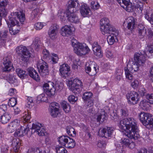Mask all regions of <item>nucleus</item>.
Returning a JSON list of instances; mask_svg holds the SVG:
<instances>
[{
    "label": "nucleus",
    "instance_id": "obj_1",
    "mask_svg": "<svg viewBox=\"0 0 153 153\" xmlns=\"http://www.w3.org/2000/svg\"><path fill=\"white\" fill-rule=\"evenodd\" d=\"M119 127L125 131V135L131 139H137L140 135L137 132V127L135 120L132 118L124 119L120 122Z\"/></svg>",
    "mask_w": 153,
    "mask_h": 153
},
{
    "label": "nucleus",
    "instance_id": "obj_2",
    "mask_svg": "<svg viewBox=\"0 0 153 153\" xmlns=\"http://www.w3.org/2000/svg\"><path fill=\"white\" fill-rule=\"evenodd\" d=\"M10 26L9 31L12 35H15L18 33L20 29L19 21L22 23L25 20V13L21 11L11 13L9 16Z\"/></svg>",
    "mask_w": 153,
    "mask_h": 153
},
{
    "label": "nucleus",
    "instance_id": "obj_3",
    "mask_svg": "<svg viewBox=\"0 0 153 153\" xmlns=\"http://www.w3.org/2000/svg\"><path fill=\"white\" fill-rule=\"evenodd\" d=\"M69 3L66 15L68 20L71 22L78 24L80 22V19L77 15L74 13L78 10L77 7L79 5L77 0H70Z\"/></svg>",
    "mask_w": 153,
    "mask_h": 153
},
{
    "label": "nucleus",
    "instance_id": "obj_4",
    "mask_svg": "<svg viewBox=\"0 0 153 153\" xmlns=\"http://www.w3.org/2000/svg\"><path fill=\"white\" fill-rule=\"evenodd\" d=\"M71 43L74 47L75 52L79 56H82L87 54L90 51L88 46L85 44L80 43L76 39H72Z\"/></svg>",
    "mask_w": 153,
    "mask_h": 153
},
{
    "label": "nucleus",
    "instance_id": "obj_5",
    "mask_svg": "<svg viewBox=\"0 0 153 153\" xmlns=\"http://www.w3.org/2000/svg\"><path fill=\"white\" fill-rule=\"evenodd\" d=\"M54 87V83L52 82L45 83L43 85L44 91L46 94L49 97L54 95L55 94V91H60L63 87V84L60 82H57Z\"/></svg>",
    "mask_w": 153,
    "mask_h": 153
},
{
    "label": "nucleus",
    "instance_id": "obj_6",
    "mask_svg": "<svg viewBox=\"0 0 153 153\" xmlns=\"http://www.w3.org/2000/svg\"><path fill=\"white\" fill-rule=\"evenodd\" d=\"M110 25L102 26H100V30L102 33L105 35V37L107 38H114L117 37L118 35V31L115 28H112L110 30Z\"/></svg>",
    "mask_w": 153,
    "mask_h": 153
},
{
    "label": "nucleus",
    "instance_id": "obj_7",
    "mask_svg": "<svg viewBox=\"0 0 153 153\" xmlns=\"http://www.w3.org/2000/svg\"><path fill=\"white\" fill-rule=\"evenodd\" d=\"M82 86V81L77 78L71 80L69 82V89L75 94L79 93L80 87Z\"/></svg>",
    "mask_w": 153,
    "mask_h": 153
},
{
    "label": "nucleus",
    "instance_id": "obj_8",
    "mask_svg": "<svg viewBox=\"0 0 153 153\" xmlns=\"http://www.w3.org/2000/svg\"><path fill=\"white\" fill-rule=\"evenodd\" d=\"M37 68L40 75L43 77H45L49 74L48 66L45 62L42 60L38 62Z\"/></svg>",
    "mask_w": 153,
    "mask_h": 153
},
{
    "label": "nucleus",
    "instance_id": "obj_9",
    "mask_svg": "<svg viewBox=\"0 0 153 153\" xmlns=\"http://www.w3.org/2000/svg\"><path fill=\"white\" fill-rule=\"evenodd\" d=\"M126 97L128 103L131 104H136L139 101L138 94L134 91H131L127 93Z\"/></svg>",
    "mask_w": 153,
    "mask_h": 153
},
{
    "label": "nucleus",
    "instance_id": "obj_10",
    "mask_svg": "<svg viewBox=\"0 0 153 153\" xmlns=\"http://www.w3.org/2000/svg\"><path fill=\"white\" fill-rule=\"evenodd\" d=\"M114 131L112 127H107L100 130L99 133L102 137L107 138L111 136Z\"/></svg>",
    "mask_w": 153,
    "mask_h": 153
},
{
    "label": "nucleus",
    "instance_id": "obj_11",
    "mask_svg": "<svg viewBox=\"0 0 153 153\" xmlns=\"http://www.w3.org/2000/svg\"><path fill=\"white\" fill-rule=\"evenodd\" d=\"M121 6L128 12H130L132 10L131 4L129 2V0H116Z\"/></svg>",
    "mask_w": 153,
    "mask_h": 153
},
{
    "label": "nucleus",
    "instance_id": "obj_12",
    "mask_svg": "<svg viewBox=\"0 0 153 153\" xmlns=\"http://www.w3.org/2000/svg\"><path fill=\"white\" fill-rule=\"evenodd\" d=\"M70 71V67L67 64H63L60 65L59 72L61 76L66 78L68 76V73Z\"/></svg>",
    "mask_w": 153,
    "mask_h": 153
},
{
    "label": "nucleus",
    "instance_id": "obj_13",
    "mask_svg": "<svg viewBox=\"0 0 153 153\" xmlns=\"http://www.w3.org/2000/svg\"><path fill=\"white\" fill-rule=\"evenodd\" d=\"M93 50L94 54L99 57L103 56V53L101 50L100 46L98 44L97 42H94L92 45Z\"/></svg>",
    "mask_w": 153,
    "mask_h": 153
},
{
    "label": "nucleus",
    "instance_id": "obj_14",
    "mask_svg": "<svg viewBox=\"0 0 153 153\" xmlns=\"http://www.w3.org/2000/svg\"><path fill=\"white\" fill-rule=\"evenodd\" d=\"M140 65L135 61V62H133L132 61H129L127 65V68L130 70L131 72H133L138 71L139 67Z\"/></svg>",
    "mask_w": 153,
    "mask_h": 153
},
{
    "label": "nucleus",
    "instance_id": "obj_15",
    "mask_svg": "<svg viewBox=\"0 0 153 153\" xmlns=\"http://www.w3.org/2000/svg\"><path fill=\"white\" fill-rule=\"evenodd\" d=\"M97 116V121L100 123L103 122L105 120H107V114L103 109H101L98 111Z\"/></svg>",
    "mask_w": 153,
    "mask_h": 153
},
{
    "label": "nucleus",
    "instance_id": "obj_16",
    "mask_svg": "<svg viewBox=\"0 0 153 153\" xmlns=\"http://www.w3.org/2000/svg\"><path fill=\"white\" fill-rule=\"evenodd\" d=\"M134 59L139 65H143L146 60L145 56L141 53H135L134 55Z\"/></svg>",
    "mask_w": 153,
    "mask_h": 153
},
{
    "label": "nucleus",
    "instance_id": "obj_17",
    "mask_svg": "<svg viewBox=\"0 0 153 153\" xmlns=\"http://www.w3.org/2000/svg\"><path fill=\"white\" fill-rule=\"evenodd\" d=\"M60 33L63 36L68 37L71 35L72 34L71 27L70 26L65 25L62 28Z\"/></svg>",
    "mask_w": 153,
    "mask_h": 153
},
{
    "label": "nucleus",
    "instance_id": "obj_18",
    "mask_svg": "<svg viewBox=\"0 0 153 153\" xmlns=\"http://www.w3.org/2000/svg\"><path fill=\"white\" fill-rule=\"evenodd\" d=\"M140 120L143 124L144 125L148 121H149L151 117V115L148 113L141 112L139 115Z\"/></svg>",
    "mask_w": 153,
    "mask_h": 153
},
{
    "label": "nucleus",
    "instance_id": "obj_19",
    "mask_svg": "<svg viewBox=\"0 0 153 153\" xmlns=\"http://www.w3.org/2000/svg\"><path fill=\"white\" fill-rule=\"evenodd\" d=\"M80 12L81 14L83 17L88 16L91 13V10L88 5L84 4L82 5L80 9Z\"/></svg>",
    "mask_w": 153,
    "mask_h": 153
},
{
    "label": "nucleus",
    "instance_id": "obj_20",
    "mask_svg": "<svg viewBox=\"0 0 153 153\" xmlns=\"http://www.w3.org/2000/svg\"><path fill=\"white\" fill-rule=\"evenodd\" d=\"M17 121V120L13 121L8 126L7 131L9 133H12L16 129L19 125V123H18Z\"/></svg>",
    "mask_w": 153,
    "mask_h": 153
},
{
    "label": "nucleus",
    "instance_id": "obj_21",
    "mask_svg": "<svg viewBox=\"0 0 153 153\" xmlns=\"http://www.w3.org/2000/svg\"><path fill=\"white\" fill-rule=\"evenodd\" d=\"M28 71L30 76L34 80L38 81L40 79V77L36 71L33 68L28 69Z\"/></svg>",
    "mask_w": 153,
    "mask_h": 153
},
{
    "label": "nucleus",
    "instance_id": "obj_22",
    "mask_svg": "<svg viewBox=\"0 0 153 153\" xmlns=\"http://www.w3.org/2000/svg\"><path fill=\"white\" fill-rule=\"evenodd\" d=\"M3 64L4 65V68L3 69V71L7 72L10 71L12 68V65L11 62L9 60L7 57L3 58Z\"/></svg>",
    "mask_w": 153,
    "mask_h": 153
},
{
    "label": "nucleus",
    "instance_id": "obj_23",
    "mask_svg": "<svg viewBox=\"0 0 153 153\" xmlns=\"http://www.w3.org/2000/svg\"><path fill=\"white\" fill-rule=\"evenodd\" d=\"M11 115L8 113H5L1 117L0 121L3 124L8 123L11 118Z\"/></svg>",
    "mask_w": 153,
    "mask_h": 153
},
{
    "label": "nucleus",
    "instance_id": "obj_24",
    "mask_svg": "<svg viewBox=\"0 0 153 153\" xmlns=\"http://www.w3.org/2000/svg\"><path fill=\"white\" fill-rule=\"evenodd\" d=\"M16 50V53L19 55L29 52L25 47L22 45L17 47Z\"/></svg>",
    "mask_w": 153,
    "mask_h": 153
},
{
    "label": "nucleus",
    "instance_id": "obj_25",
    "mask_svg": "<svg viewBox=\"0 0 153 153\" xmlns=\"http://www.w3.org/2000/svg\"><path fill=\"white\" fill-rule=\"evenodd\" d=\"M134 3V6L135 9H137L138 11H142L143 9V3L139 0H135Z\"/></svg>",
    "mask_w": 153,
    "mask_h": 153
},
{
    "label": "nucleus",
    "instance_id": "obj_26",
    "mask_svg": "<svg viewBox=\"0 0 153 153\" xmlns=\"http://www.w3.org/2000/svg\"><path fill=\"white\" fill-rule=\"evenodd\" d=\"M68 140L66 143L65 147L68 148H72L74 147L76 145L75 141L69 137Z\"/></svg>",
    "mask_w": 153,
    "mask_h": 153
},
{
    "label": "nucleus",
    "instance_id": "obj_27",
    "mask_svg": "<svg viewBox=\"0 0 153 153\" xmlns=\"http://www.w3.org/2000/svg\"><path fill=\"white\" fill-rule=\"evenodd\" d=\"M42 126L41 124L38 123L33 124L31 128V132L32 133H36L39 129H41Z\"/></svg>",
    "mask_w": 153,
    "mask_h": 153
},
{
    "label": "nucleus",
    "instance_id": "obj_28",
    "mask_svg": "<svg viewBox=\"0 0 153 153\" xmlns=\"http://www.w3.org/2000/svg\"><path fill=\"white\" fill-rule=\"evenodd\" d=\"M61 106L63 109L66 113H68L70 111L71 106L66 102L62 101L61 103Z\"/></svg>",
    "mask_w": 153,
    "mask_h": 153
},
{
    "label": "nucleus",
    "instance_id": "obj_29",
    "mask_svg": "<svg viewBox=\"0 0 153 153\" xmlns=\"http://www.w3.org/2000/svg\"><path fill=\"white\" fill-rule=\"evenodd\" d=\"M69 137L67 136H62L59 138V144L65 146V144L68 141Z\"/></svg>",
    "mask_w": 153,
    "mask_h": 153
},
{
    "label": "nucleus",
    "instance_id": "obj_30",
    "mask_svg": "<svg viewBox=\"0 0 153 153\" xmlns=\"http://www.w3.org/2000/svg\"><path fill=\"white\" fill-rule=\"evenodd\" d=\"M67 132L68 134L71 136H75L76 134V132L74 129L71 126H68L66 128Z\"/></svg>",
    "mask_w": 153,
    "mask_h": 153
},
{
    "label": "nucleus",
    "instance_id": "obj_31",
    "mask_svg": "<svg viewBox=\"0 0 153 153\" xmlns=\"http://www.w3.org/2000/svg\"><path fill=\"white\" fill-rule=\"evenodd\" d=\"M16 72L19 77L23 79L27 75L26 72L20 68L16 69Z\"/></svg>",
    "mask_w": 153,
    "mask_h": 153
},
{
    "label": "nucleus",
    "instance_id": "obj_32",
    "mask_svg": "<svg viewBox=\"0 0 153 153\" xmlns=\"http://www.w3.org/2000/svg\"><path fill=\"white\" fill-rule=\"evenodd\" d=\"M19 59L24 62L27 61L28 59L30 56V53L29 52L20 55Z\"/></svg>",
    "mask_w": 153,
    "mask_h": 153
},
{
    "label": "nucleus",
    "instance_id": "obj_33",
    "mask_svg": "<svg viewBox=\"0 0 153 153\" xmlns=\"http://www.w3.org/2000/svg\"><path fill=\"white\" fill-rule=\"evenodd\" d=\"M92 95L93 94L91 92H87L83 94L82 98L84 101H87L92 99Z\"/></svg>",
    "mask_w": 153,
    "mask_h": 153
},
{
    "label": "nucleus",
    "instance_id": "obj_34",
    "mask_svg": "<svg viewBox=\"0 0 153 153\" xmlns=\"http://www.w3.org/2000/svg\"><path fill=\"white\" fill-rule=\"evenodd\" d=\"M143 125L147 129L153 130V119H150L149 121H148Z\"/></svg>",
    "mask_w": 153,
    "mask_h": 153
},
{
    "label": "nucleus",
    "instance_id": "obj_35",
    "mask_svg": "<svg viewBox=\"0 0 153 153\" xmlns=\"http://www.w3.org/2000/svg\"><path fill=\"white\" fill-rule=\"evenodd\" d=\"M47 100V98L45 97V94L42 93L39 95L37 98V100L39 102H45Z\"/></svg>",
    "mask_w": 153,
    "mask_h": 153
},
{
    "label": "nucleus",
    "instance_id": "obj_36",
    "mask_svg": "<svg viewBox=\"0 0 153 153\" xmlns=\"http://www.w3.org/2000/svg\"><path fill=\"white\" fill-rule=\"evenodd\" d=\"M137 31L138 35L140 38H144L146 35V29H137Z\"/></svg>",
    "mask_w": 153,
    "mask_h": 153
},
{
    "label": "nucleus",
    "instance_id": "obj_37",
    "mask_svg": "<svg viewBox=\"0 0 153 153\" xmlns=\"http://www.w3.org/2000/svg\"><path fill=\"white\" fill-rule=\"evenodd\" d=\"M6 79L10 83H13L16 80L13 74H9L6 76Z\"/></svg>",
    "mask_w": 153,
    "mask_h": 153
},
{
    "label": "nucleus",
    "instance_id": "obj_38",
    "mask_svg": "<svg viewBox=\"0 0 153 153\" xmlns=\"http://www.w3.org/2000/svg\"><path fill=\"white\" fill-rule=\"evenodd\" d=\"M17 103V99L14 97L12 98L9 99L8 105L9 106L13 107L15 106Z\"/></svg>",
    "mask_w": 153,
    "mask_h": 153
},
{
    "label": "nucleus",
    "instance_id": "obj_39",
    "mask_svg": "<svg viewBox=\"0 0 153 153\" xmlns=\"http://www.w3.org/2000/svg\"><path fill=\"white\" fill-rule=\"evenodd\" d=\"M56 153H67V151L63 147L58 146L56 148Z\"/></svg>",
    "mask_w": 153,
    "mask_h": 153
},
{
    "label": "nucleus",
    "instance_id": "obj_40",
    "mask_svg": "<svg viewBox=\"0 0 153 153\" xmlns=\"http://www.w3.org/2000/svg\"><path fill=\"white\" fill-rule=\"evenodd\" d=\"M8 12V10L6 9L5 7H2L0 8V16L5 17L6 16Z\"/></svg>",
    "mask_w": 153,
    "mask_h": 153
},
{
    "label": "nucleus",
    "instance_id": "obj_41",
    "mask_svg": "<svg viewBox=\"0 0 153 153\" xmlns=\"http://www.w3.org/2000/svg\"><path fill=\"white\" fill-rule=\"evenodd\" d=\"M100 24V26H106V25H110L109 23V20L107 18H104L101 19Z\"/></svg>",
    "mask_w": 153,
    "mask_h": 153
},
{
    "label": "nucleus",
    "instance_id": "obj_42",
    "mask_svg": "<svg viewBox=\"0 0 153 153\" xmlns=\"http://www.w3.org/2000/svg\"><path fill=\"white\" fill-rule=\"evenodd\" d=\"M125 74L126 78L129 80H131L133 79V76L131 73V71L128 69H125Z\"/></svg>",
    "mask_w": 153,
    "mask_h": 153
},
{
    "label": "nucleus",
    "instance_id": "obj_43",
    "mask_svg": "<svg viewBox=\"0 0 153 153\" xmlns=\"http://www.w3.org/2000/svg\"><path fill=\"white\" fill-rule=\"evenodd\" d=\"M126 22L127 24H128L129 25L130 24H131L132 25L133 24H136V21L135 19L132 17H129L128 18L126 19ZM129 26V25H128Z\"/></svg>",
    "mask_w": 153,
    "mask_h": 153
},
{
    "label": "nucleus",
    "instance_id": "obj_44",
    "mask_svg": "<svg viewBox=\"0 0 153 153\" xmlns=\"http://www.w3.org/2000/svg\"><path fill=\"white\" fill-rule=\"evenodd\" d=\"M120 116L123 118L126 117L128 114V111L122 109L120 111Z\"/></svg>",
    "mask_w": 153,
    "mask_h": 153
},
{
    "label": "nucleus",
    "instance_id": "obj_45",
    "mask_svg": "<svg viewBox=\"0 0 153 153\" xmlns=\"http://www.w3.org/2000/svg\"><path fill=\"white\" fill-rule=\"evenodd\" d=\"M45 23L41 22H37L34 25V27L37 30L41 29L45 26Z\"/></svg>",
    "mask_w": 153,
    "mask_h": 153
},
{
    "label": "nucleus",
    "instance_id": "obj_46",
    "mask_svg": "<svg viewBox=\"0 0 153 153\" xmlns=\"http://www.w3.org/2000/svg\"><path fill=\"white\" fill-rule=\"evenodd\" d=\"M58 34V33L51 31V30H49L48 31V35L49 37L51 38H57V36Z\"/></svg>",
    "mask_w": 153,
    "mask_h": 153
},
{
    "label": "nucleus",
    "instance_id": "obj_47",
    "mask_svg": "<svg viewBox=\"0 0 153 153\" xmlns=\"http://www.w3.org/2000/svg\"><path fill=\"white\" fill-rule=\"evenodd\" d=\"M51 115L53 117H56L59 114V109H50Z\"/></svg>",
    "mask_w": 153,
    "mask_h": 153
},
{
    "label": "nucleus",
    "instance_id": "obj_48",
    "mask_svg": "<svg viewBox=\"0 0 153 153\" xmlns=\"http://www.w3.org/2000/svg\"><path fill=\"white\" fill-rule=\"evenodd\" d=\"M100 7L99 4L97 2L92 1L91 3V7L93 10L98 9Z\"/></svg>",
    "mask_w": 153,
    "mask_h": 153
},
{
    "label": "nucleus",
    "instance_id": "obj_49",
    "mask_svg": "<svg viewBox=\"0 0 153 153\" xmlns=\"http://www.w3.org/2000/svg\"><path fill=\"white\" fill-rule=\"evenodd\" d=\"M106 145V142L104 140H99L98 141L97 144V146L100 148L105 147Z\"/></svg>",
    "mask_w": 153,
    "mask_h": 153
},
{
    "label": "nucleus",
    "instance_id": "obj_50",
    "mask_svg": "<svg viewBox=\"0 0 153 153\" xmlns=\"http://www.w3.org/2000/svg\"><path fill=\"white\" fill-rule=\"evenodd\" d=\"M145 18L149 21L153 25V13L151 14L150 17H149V15L146 13L145 14Z\"/></svg>",
    "mask_w": 153,
    "mask_h": 153
},
{
    "label": "nucleus",
    "instance_id": "obj_51",
    "mask_svg": "<svg viewBox=\"0 0 153 153\" xmlns=\"http://www.w3.org/2000/svg\"><path fill=\"white\" fill-rule=\"evenodd\" d=\"M59 28V26L56 24L52 25L50 27L49 30H51L57 33H58V29Z\"/></svg>",
    "mask_w": 153,
    "mask_h": 153
},
{
    "label": "nucleus",
    "instance_id": "obj_52",
    "mask_svg": "<svg viewBox=\"0 0 153 153\" xmlns=\"http://www.w3.org/2000/svg\"><path fill=\"white\" fill-rule=\"evenodd\" d=\"M23 128H22L21 129L17 130L14 133V136L15 137H22L24 135L22 130Z\"/></svg>",
    "mask_w": 153,
    "mask_h": 153
},
{
    "label": "nucleus",
    "instance_id": "obj_53",
    "mask_svg": "<svg viewBox=\"0 0 153 153\" xmlns=\"http://www.w3.org/2000/svg\"><path fill=\"white\" fill-rule=\"evenodd\" d=\"M77 99V97H76L73 95H70L68 97V100L71 103L75 102Z\"/></svg>",
    "mask_w": 153,
    "mask_h": 153
},
{
    "label": "nucleus",
    "instance_id": "obj_54",
    "mask_svg": "<svg viewBox=\"0 0 153 153\" xmlns=\"http://www.w3.org/2000/svg\"><path fill=\"white\" fill-rule=\"evenodd\" d=\"M31 118L30 115L27 112H25L23 114V119L26 122H28Z\"/></svg>",
    "mask_w": 153,
    "mask_h": 153
},
{
    "label": "nucleus",
    "instance_id": "obj_55",
    "mask_svg": "<svg viewBox=\"0 0 153 153\" xmlns=\"http://www.w3.org/2000/svg\"><path fill=\"white\" fill-rule=\"evenodd\" d=\"M8 4L7 0H0V8L6 7Z\"/></svg>",
    "mask_w": 153,
    "mask_h": 153
},
{
    "label": "nucleus",
    "instance_id": "obj_56",
    "mask_svg": "<svg viewBox=\"0 0 153 153\" xmlns=\"http://www.w3.org/2000/svg\"><path fill=\"white\" fill-rule=\"evenodd\" d=\"M40 44V41L38 40V39H36L33 42L32 45L33 47H34L36 50H37L39 48Z\"/></svg>",
    "mask_w": 153,
    "mask_h": 153
},
{
    "label": "nucleus",
    "instance_id": "obj_57",
    "mask_svg": "<svg viewBox=\"0 0 153 153\" xmlns=\"http://www.w3.org/2000/svg\"><path fill=\"white\" fill-rule=\"evenodd\" d=\"M51 108L50 109L54 110L56 108L57 109H59V104L56 102H52L51 104Z\"/></svg>",
    "mask_w": 153,
    "mask_h": 153
},
{
    "label": "nucleus",
    "instance_id": "obj_58",
    "mask_svg": "<svg viewBox=\"0 0 153 153\" xmlns=\"http://www.w3.org/2000/svg\"><path fill=\"white\" fill-rule=\"evenodd\" d=\"M146 98L148 100V101L150 104H153V94L150 95L147 94L146 96Z\"/></svg>",
    "mask_w": 153,
    "mask_h": 153
},
{
    "label": "nucleus",
    "instance_id": "obj_59",
    "mask_svg": "<svg viewBox=\"0 0 153 153\" xmlns=\"http://www.w3.org/2000/svg\"><path fill=\"white\" fill-rule=\"evenodd\" d=\"M43 57L44 59H48L49 58V53L48 51L44 49L43 51Z\"/></svg>",
    "mask_w": 153,
    "mask_h": 153
},
{
    "label": "nucleus",
    "instance_id": "obj_60",
    "mask_svg": "<svg viewBox=\"0 0 153 153\" xmlns=\"http://www.w3.org/2000/svg\"><path fill=\"white\" fill-rule=\"evenodd\" d=\"M45 130L44 128H41V129H39V130L36 133L39 136H41L45 135Z\"/></svg>",
    "mask_w": 153,
    "mask_h": 153
},
{
    "label": "nucleus",
    "instance_id": "obj_61",
    "mask_svg": "<svg viewBox=\"0 0 153 153\" xmlns=\"http://www.w3.org/2000/svg\"><path fill=\"white\" fill-rule=\"evenodd\" d=\"M139 84V82L137 80H134L131 83V86L134 88H137Z\"/></svg>",
    "mask_w": 153,
    "mask_h": 153
},
{
    "label": "nucleus",
    "instance_id": "obj_62",
    "mask_svg": "<svg viewBox=\"0 0 153 153\" xmlns=\"http://www.w3.org/2000/svg\"><path fill=\"white\" fill-rule=\"evenodd\" d=\"M139 92L140 94L142 96H146L148 94L146 93V90L144 88H141L139 90Z\"/></svg>",
    "mask_w": 153,
    "mask_h": 153
},
{
    "label": "nucleus",
    "instance_id": "obj_63",
    "mask_svg": "<svg viewBox=\"0 0 153 153\" xmlns=\"http://www.w3.org/2000/svg\"><path fill=\"white\" fill-rule=\"evenodd\" d=\"M130 142L129 140L128 139L123 138L121 139V142L122 144L123 145H125L126 146L128 145Z\"/></svg>",
    "mask_w": 153,
    "mask_h": 153
},
{
    "label": "nucleus",
    "instance_id": "obj_64",
    "mask_svg": "<svg viewBox=\"0 0 153 153\" xmlns=\"http://www.w3.org/2000/svg\"><path fill=\"white\" fill-rule=\"evenodd\" d=\"M147 47L148 48V51L149 53L153 55V44L149 45H148Z\"/></svg>",
    "mask_w": 153,
    "mask_h": 153
}]
</instances>
